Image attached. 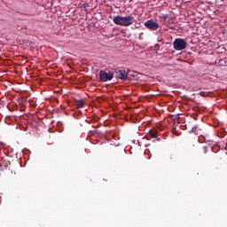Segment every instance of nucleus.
I'll use <instances>...</instances> for the list:
<instances>
[{
	"label": "nucleus",
	"instance_id": "f257e3e1",
	"mask_svg": "<svg viewBox=\"0 0 227 227\" xmlns=\"http://www.w3.org/2000/svg\"><path fill=\"white\" fill-rule=\"evenodd\" d=\"M113 22L116 24V26H123L124 27H129V26H132L134 24V17L133 16H115L113 19Z\"/></svg>",
	"mask_w": 227,
	"mask_h": 227
},
{
	"label": "nucleus",
	"instance_id": "f03ea898",
	"mask_svg": "<svg viewBox=\"0 0 227 227\" xmlns=\"http://www.w3.org/2000/svg\"><path fill=\"white\" fill-rule=\"evenodd\" d=\"M173 47L175 51H184V49H187V43L182 38H176L173 42Z\"/></svg>",
	"mask_w": 227,
	"mask_h": 227
},
{
	"label": "nucleus",
	"instance_id": "7ed1b4c3",
	"mask_svg": "<svg viewBox=\"0 0 227 227\" xmlns=\"http://www.w3.org/2000/svg\"><path fill=\"white\" fill-rule=\"evenodd\" d=\"M114 77V74L111 72H106L104 70L99 71V81L100 82H107V81H112Z\"/></svg>",
	"mask_w": 227,
	"mask_h": 227
},
{
	"label": "nucleus",
	"instance_id": "20e7f679",
	"mask_svg": "<svg viewBox=\"0 0 227 227\" xmlns=\"http://www.w3.org/2000/svg\"><path fill=\"white\" fill-rule=\"evenodd\" d=\"M145 27L151 31H157L159 28V23L155 22L153 20H149L145 22Z\"/></svg>",
	"mask_w": 227,
	"mask_h": 227
},
{
	"label": "nucleus",
	"instance_id": "39448f33",
	"mask_svg": "<svg viewBox=\"0 0 227 227\" xmlns=\"http://www.w3.org/2000/svg\"><path fill=\"white\" fill-rule=\"evenodd\" d=\"M114 77L116 79H121V81H127V79H129V72L125 70L115 71Z\"/></svg>",
	"mask_w": 227,
	"mask_h": 227
},
{
	"label": "nucleus",
	"instance_id": "423d86ee",
	"mask_svg": "<svg viewBox=\"0 0 227 227\" xmlns=\"http://www.w3.org/2000/svg\"><path fill=\"white\" fill-rule=\"evenodd\" d=\"M75 106L78 107H84V106H86V103L84 102V99H76Z\"/></svg>",
	"mask_w": 227,
	"mask_h": 227
},
{
	"label": "nucleus",
	"instance_id": "0eeeda50",
	"mask_svg": "<svg viewBox=\"0 0 227 227\" xmlns=\"http://www.w3.org/2000/svg\"><path fill=\"white\" fill-rule=\"evenodd\" d=\"M150 137L155 138L157 137V130L156 129H151L149 131Z\"/></svg>",
	"mask_w": 227,
	"mask_h": 227
},
{
	"label": "nucleus",
	"instance_id": "6e6552de",
	"mask_svg": "<svg viewBox=\"0 0 227 227\" xmlns=\"http://www.w3.org/2000/svg\"><path fill=\"white\" fill-rule=\"evenodd\" d=\"M10 161H4V163H3V166H4V169H8V166H10Z\"/></svg>",
	"mask_w": 227,
	"mask_h": 227
},
{
	"label": "nucleus",
	"instance_id": "1a4fd4ad",
	"mask_svg": "<svg viewBox=\"0 0 227 227\" xmlns=\"http://www.w3.org/2000/svg\"><path fill=\"white\" fill-rule=\"evenodd\" d=\"M207 152H208V147L203 146V147L201 148V153L205 154V153H207Z\"/></svg>",
	"mask_w": 227,
	"mask_h": 227
},
{
	"label": "nucleus",
	"instance_id": "9d476101",
	"mask_svg": "<svg viewBox=\"0 0 227 227\" xmlns=\"http://www.w3.org/2000/svg\"><path fill=\"white\" fill-rule=\"evenodd\" d=\"M88 6H89V4H88L87 3H85V4H83L82 5V8H88Z\"/></svg>",
	"mask_w": 227,
	"mask_h": 227
}]
</instances>
